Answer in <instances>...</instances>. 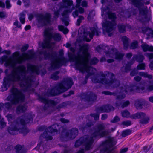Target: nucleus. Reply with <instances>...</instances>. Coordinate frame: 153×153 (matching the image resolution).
<instances>
[{
  "instance_id": "f257e3e1",
  "label": "nucleus",
  "mask_w": 153,
  "mask_h": 153,
  "mask_svg": "<svg viewBox=\"0 0 153 153\" xmlns=\"http://www.w3.org/2000/svg\"><path fill=\"white\" fill-rule=\"evenodd\" d=\"M26 70L23 66H20L16 69L9 77L5 78L2 85L3 91L6 90L12 81H18L22 86H28L31 82L29 78L25 76Z\"/></svg>"
},
{
  "instance_id": "f03ea898",
  "label": "nucleus",
  "mask_w": 153,
  "mask_h": 153,
  "mask_svg": "<svg viewBox=\"0 0 153 153\" xmlns=\"http://www.w3.org/2000/svg\"><path fill=\"white\" fill-rule=\"evenodd\" d=\"M34 55L32 51H30L29 54L24 53L22 56H19L18 52L14 53L12 56L8 58L6 55H4L0 58V63L3 64L4 63L6 66H9L13 68L17 63H20L26 59L32 58Z\"/></svg>"
},
{
  "instance_id": "7ed1b4c3",
  "label": "nucleus",
  "mask_w": 153,
  "mask_h": 153,
  "mask_svg": "<svg viewBox=\"0 0 153 153\" xmlns=\"http://www.w3.org/2000/svg\"><path fill=\"white\" fill-rule=\"evenodd\" d=\"M89 56L87 48H85L81 55L79 54L73 59V61L75 63L76 68L82 71L88 72L90 70H95L88 65Z\"/></svg>"
},
{
  "instance_id": "20e7f679",
  "label": "nucleus",
  "mask_w": 153,
  "mask_h": 153,
  "mask_svg": "<svg viewBox=\"0 0 153 153\" xmlns=\"http://www.w3.org/2000/svg\"><path fill=\"white\" fill-rule=\"evenodd\" d=\"M102 16L104 19L102 23L103 30L108 33V35L110 36L111 34L109 33L112 31L115 25L114 20L116 15L114 14L109 12L108 8L107 10L102 9Z\"/></svg>"
},
{
  "instance_id": "39448f33",
  "label": "nucleus",
  "mask_w": 153,
  "mask_h": 153,
  "mask_svg": "<svg viewBox=\"0 0 153 153\" xmlns=\"http://www.w3.org/2000/svg\"><path fill=\"white\" fill-rule=\"evenodd\" d=\"M44 35L45 39L43 43L42 46L44 48H49L52 46L51 39L52 38L56 41H59L61 38L60 35L58 33L54 34L52 33L50 29H46L44 31Z\"/></svg>"
},
{
  "instance_id": "423d86ee",
  "label": "nucleus",
  "mask_w": 153,
  "mask_h": 153,
  "mask_svg": "<svg viewBox=\"0 0 153 153\" xmlns=\"http://www.w3.org/2000/svg\"><path fill=\"white\" fill-rule=\"evenodd\" d=\"M62 5H61V7L59 10L56 12H54V14L56 16H58L59 13L61 10H64V12L62 14V16H67L68 14L72 11L74 9V7L71 6L73 4V1L70 0H62Z\"/></svg>"
},
{
  "instance_id": "0eeeda50",
  "label": "nucleus",
  "mask_w": 153,
  "mask_h": 153,
  "mask_svg": "<svg viewBox=\"0 0 153 153\" xmlns=\"http://www.w3.org/2000/svg\"><path fill=\"white\" fill-rule=\"evenodd\" d=\"M11 96L8 97V99L13 104H15L19 101H22L24 99L23 95L16 88H13L11 90Z\"/></svg>"
},
{
  "instance_id": "6e6552de",
  "label": "nucleus",
  "mask_w": 153,
  "mask_h": 153,
  "mask_svg": "<svg viewBox=\"0 0 153 153\" xmlns=\"http://www.w3.org/2000/svg\"><path fill=\"white\" fill-rule=\"evenodd\" d=\"M91 32H85L82 27H80L79 30V33L82 38L87 42H89L92 38L94 34L98 35L97 28H92L91 29Z\"/></svg>"
},
{
  "instance_id": "1a4fd4ad",
  "label": "nucleus",
  "mask_w": 153,
  "mask_h": 153,
  "mask_svg": "<svg viewBox=\"0 0 153 153\" xmlns=\"http://www.w3.org/2000/svg\"><path fill=\"white\" fill-rule=\"evenodd\" d=\"M93 140V138L89 137L88 136H85L82 137L81 138L75 143V145L78 146L79 144L82 143H84L85 145L86 150H88L91 148Z\"/></svg>"
},
{
  "instance_id": "9d476101",
  "label": "nucleus",
  "mask_w": 153,
  "mask_h": 153,
  "mask_svg": "<svg viewBox=\"0 0 153 153\" xmlns=\"http://www.w3.org/2000/svg\"><path fill=\"white\" fill-rule=\"evenodd\" d=\"M116 141L114 138H111L109 139L103 143L100 146L101 149H103L101 150L102 153H111L109 152V148L115 145L116 144Z\"/></svg>"
},
{
  "instance_id": "9b49d317",
  "label": "nucleus",
  "mask_w": 153,
  "mask_h": 153,
  "mask_svg": "<svg viewBox=\"0 0 153 153\" xmlns=\"http://www.w3.org/2000/svg\"><path fill=\"white\" fill-rule=\"evenodd\" d=\"M99 78L101 79V80H97V79H92V81L94 83H101L113 87H117L119 85V82L116 80H111L108 82L107 81L104 77L102 76V77L98 78V79Z\"/></svg>"
},
{
  "instance_id": "f8f14e48",
  "label": "nucleus",
  "mask_w": 153,
  "mask_h": 153,
  "mask_svg": "<svg viewBox=\"0 0 153 153\" xmlns=\"http://www.w3.org/2000/svg\"><path fill=\"white\" fill-rule=\"evenodd\" d=\"M73 82L71 79L66 82H63L60 84L58 86V91L59 93H62L66 91L71 87Z\"/></svg>"
},
{
  "instance_id": "ddd939ff",
  "label": "nucleus",
  "mask_w": 153,
  "mask_h": 153,
  "mask_svg": "<svg viewBox=\"0 0 153 153\" xmlns=\"http://www.w3.org/2000/svg\"><path fill=\"white\" fill-rule=\"evenodd\" d=\"M56 126L58 127L59 125L55 124L48 128L47 129L48 132H45L43 134V137L46 138L48 140L52 139V137L50 135L51 134L54 135L55 134L54 133L57 132Z\"/></svg>"
},
{
  "instance_id": "4468645a",
  "label": "nucleus",
  "mask_w": 153,
  "mask_h": 153,
  "mask_svg": "<svg viewBox=\"0 0 153 153\" xmlns=\"http://www.w3.org/2000/svg\"><path fill=\"white\" fill-rule=\"evenodd\" d=\"M106 55L107 57H113L118 60L121 59L124 56V55L122 53H118L116 49L110 50L109 52L106 53Z\"/></svg>"
},
{
  "instance_id": "2eb2a0df",
  "label": "nucleus",
  "mask_w": 153,
  "mask_h": 153,
  "mask_svg": "<svg viewBox=\"0 0 153 153\" xmlns=\"http://www.w3.org/2000/svg\"><path fill=\"white\" fill-rule=\"evenodd\" d=\"M104 128V126L103 124H100L99 126L98 129L97 131H96L93 134V137H102L108 134L106 131H103L102 129Z\"/></svg>"
},
{
  "instance_id": "dca6fc26",
  "label": "nucleus",
  "mask_w": 153,
  "mask_h": 153,
  "mask_svg": "<svg viewBox=\"0 0 153 153\" xmlns=\"http://www.w3.org/2000/svg\"><path fill=\"white\" fill-rule=\"evenodd\" d=\"M129 90L131 91V87H130L128 86H124L122 89V93H119V94L117 96V100H120L124 98L125 97V94H122V93L124 92H125V93H128L129 91Z\"/></svg>"
},
{
  "instance_id": "f3484780",
  "label": "nucleus",
  "mask_w": 153,
  "mask_h": 153,
  "mask_svg": "<svg viewBox=\"0 0 153 153\" xmlns=\"http://www.w3.org/2000/svg\"><path fill=\"white\" fill-rule=\"evenodd\" d=\"M50 15L49 14H47L45 16H41L39 20V22H43L44 23V25L50 23Z\"/></svg>"
},
{
  "instance_id": "a211bd4d",
  "label": "nucleus",
  "mask_w": 153,
  "mask_h": 153,
  "mask_svg": "<svg viewBox=\"0 0 153 153\" xmlns=\"http://www.w3.org/2000/svg\"><path fill=\"white\" fill-rule=\"evenodd\" d=\"M78 131L76 128H73L71 131H69L66 134L67 137L72 139L74 138L77 135Z\"/></svg>"
},
{
  "instance_id": "6ab92c4d",
  "label": "nucleus",
  "mask_w": 153,
  "mask_h": 153,
  "mask_svg": "<svg viewBox=\"0 0 153 153\" xmlns=\"http://www.w3.org/2000/svg\"><path fill=\"white\" fill-rule=\"evenodd\" d=\"M63 61L62 59L58 58L55 59L53 62L52 66L53 67L57 68L59 67L61 65H62V62Z\"/></svg>"
},
{
  "instance_id": "aec40b11",
  "label": "nucleus",
  "mask_w": 153,
  "mask_h": 153,
  "mask_svg": "<svg viewBox=\"0 0 153 153\" xmlns=\"http://www.w3.org/2000/svg\"><path fill=\"white\" fill-rule=\"evenodd\" d=\"M146 104V102L145 101H137L136 102L135 105L137 108H142L145 107V105Z\"/></svg>"
},
{
  "instance_id": "412c9836",
  "label": "nucleus",
  "mask_w": 153,
  "mask_h": 153,
  "mask_svg": "<svg viewBox=\"0 0 153 153\" xmlns=\"http://www.w3.org/2000/svg\"><path fill=\"white\" fill-rule=\"evenodd\" d=\"M41 100L42 102L45 104L46 106L51 105H55V102L53 100H49L48 99L44 98H41Z\"/></svg>"
},
{
  "instance_id": "4be33fe9",
  "label": "nucleus",
  "mask_w": 153,
  "mask_h": 153,
  "mask_svg": "<svg viewBox=\"0 0 153 153\" xmlns=\"http://www.w3.org/2000/svg\"><path fill=\"white\" fill-rule=\"evenodd\" d=\"M143 50L146 51L147 50L149 51H153V47L152 46H149L146 44H143L141 45Z\"/></svg>"
},
{
  "instance_id": "5701e85b",
  "label": "nucleus",
  "mask_w": 153,
  "mask_h": 153,
  "mask_svg": "<svg viewBox=\"0 0 153 153\" xmlns=\"http://www.w3.org/2000/svg\"><path fill=\"white\" fill-rule=\"evenodd\" d=\"M146 114L143 112H139L134 114L132 118L134 119L141 118L145 117Z\"/></svg>"
},
{
  "instance_id": "b1692460",
  "label": "nucleus",
  "mask_w": 153,
  "mask_h": 153,
  "mask_svg": "<svg viewBox=\"0 0 153 153\" xmlns=\"http://www.w3.org/2000/svg\"><path fill=\"white\" fill-rule=\"evenodd\" d=\"M81 1V0H76L77 3L76 7V10L78 9L80 13H82L84 12V9L81 7H80Z\"/></svg>"
},
{
  "instance_id": "393cba45",
  "label": "nucleus",
  "mask_w": 153,
  "mask_h": 153,
  "mask_svg": "<svg viewBox=\"0 0 153 153\" xmlns=\"http://www.w3.org/2000/svg\"><path fill=\"white\" fill-rule=\"evenodd\" d=\"M13 126L11 125L8 129L9 132L11 134H16L15 132L17 131H19V132H22V131L20 130L19 129L16 128L15 126L13 127Z\"/></svg>"
},
{
  "instance_id": "a878e982",
  "label": "nucleus",
  "mask_w": 153,
  "mask_h": 153,
  "mask_svg": "<svg viewBox=\"0 0 153 153\" xmlns=\"http://www.w3.org/2000/svg\"><path fill=\"white\" fill-rule=\"evenodd\" d=\"M103 112H109L114 110V108L111 105H106L103 107Z\"/></svg>"
},
{
  "instance_id": "bb28decb",
  "label": "nucleus",
  "mask_w": 153,
  "mask_h": 153,
  "mask_svg": "<svg viewBox=\"0 0 153 153\" xmlns=\"http://www.w3.org/2000/svg\"><path fill=\"white\" fill-rule=\"evenodd\" d=\"M30 71L32 72H36L37 71L36 67L33 65H30L28 66L27 71Z\"/></svg>"
},
{
  "instance_id": "cd10ccee",
  "label": "nucleus",
  "mask_w": 153,
  "mask_h": 153,
  "mask_svg": "<svg viewBox=\"0 0 153 153\" xmlns=\"http://www.w3.org/2000/svg\"><path fill=\"white\" fill-rule=\"evenodd\" d=\"M16 152L17 153H23V150L22 147L19 145H17L16 147Z\"/></svg>"
},
{
  "instance_id": "c85d7f7f",
  "label": "nucleus",
  "mask_w": 153,
  "mask_h": 153,
  "mask_svg": "<svg viewBox=\"0 0 153 153\" xmlns=\"http://www.w3.org/2000/svg\"><path fill=\"white\" fill-rule=\"evenodd\" d=\"M139 75L145 77H147L149 79H151L152 78V75H148L147 73L146 72H140L139 73Z\"/></svg>"
},
{
  "instance_id": "c756f323",
  "label": "nucleus",
  "mask_w": 153,
  "mask_h": 153,
  "mask_svg": "<svg viewBox=\"0 0 153 153\" xmlns=\"http://www.w3.org/2000/svg\"><path fill=\"white\" fill-rule=\"evenodd\" d=\"M59 30L60 31H63L64 34H66L68 32V30L66 28H65L62 26H58Z\"/></svg>"
},
{
  "instance_id": "7c9ffc66",
  "label": "nucleus",
  "mask_w": 153,
  "mask_h": 153,
  "mask_svg": "<svg viewBox=\"0 0 153 153\" xmlns=\"http://www.w3.org/2000/svg\"><path fill=\"white\" fill-rule=\"evenodd\" d=\"M150 119V118L149 116H146L144 119L141 120L140 123L143 124H147L148 123Z\"/></svg>"
},
{
  "instance_id": "2f4dec72",
  "label": "nucleus",
  "mask_w": 153,
  "mask_h": 153,
  "mask_svg": "<svg viewBox=\"0 0 153 153\" xmlns=\"http://www.w3.org/2000/svg\"><path fill=\"white\" fill-rule=\"evenodd\" d=\"M122 116L123 117H128L130 116V113L127 110H124L121 112Z\"/></svg>"
},
{
  "instance_id": "473e14b6",
  "label": "nucleus",
  "mask_w": 153,
  "mask_h": 153,
  "mask_svg": "<svg viewBox=\"0 0 153 153\" xmlns=\"http://www.w3.org/2000/svg\"><path fill=\"white\" fill-rule=\"evenodd\" d=\"M27 108V106L26 105L19 106L17 108V111L20 112H22L25 111Z\"/></svg>"
},
{
  "instance_id": "72a5a7b5",
  "label": "nucleus",
  "mask_w": 153,
  "mask_h": 153,
  "mask_svg": "<svg viewBox=\"0 0 153 153\" xmlns=\"http://www.w3.org/2000/svg\"><path fill=\"white\" fill-rule=\"evenodd\" d=\"M148 86L146 87L147 90L150 91L153 90V82H149L148 84Z\"/></svg>"
},
{
  "instance_id": "f704fd0d",
  "label": "nucleus",
  "mask_w": 153,
  "mask_h": 153,
  "mask_svg": "<svg viewBox=\"0 0 153 153\" xmlns=\"http://www.w3.org/2000/svg\"><path fill=\"white\" fill-rule=\"evenodd\" d=\"M122 40L124 46L125 47H127L128 44V39L126 36L123 37Z\"/></svg>"
},
{
  "instance_id": "c9c22d12",
  "label": "nucleus",
  "mask_w": 153,
  "mask_h": 153,
  "mask_svg": "<svg viewBox=\"0 0 153 153\" xmlns=\"http://www.w3.org/2000/svg\"><path fill=\"white\" fill-rule=\"evenodd\" d=\"M131 133V130L128 129L123 131L122 133V136L125 137L126 136L130 134Z\"/></svg>"
},
{
  "instance_id": "e433bc0d",
  "label": "nucleus",
  "mask_w": 153,
  "mask_h": 153,
  "mask_svg": "<svg viewBox=\"0 0 153 153\" xmlns=\"http://www.w3.org/2000/svg\"><path fill=\"white\" fill-rule=\"evenodd\" d=\"M118 29L120 33H123L125 31V26L123 25H120L118 26Z\"/></svg>"
},
{
  "instance_id": "4c0bfd02",
  "label": "nucleus",
  "mask_w": 153,
  "mask_h": 153,
  "mask_svg": "<svg viewBox=\"0 0 153 153\" xmlns=\"http://www.w3.org/2000/svg\"><path fill=\"white\" fill-rule=\"evenodd\" d=\"M137 42L136 41L133 42L131 44L130 48L132 49H135L137 47Z\"/></svg>"
},
{
  "instance_id": "58836bf2",
  "label": "nucleus",
  "mask_w": 153,
  "mask_h": 153,
  "mask_svg": "<svg viewBox=\"0 0 153 153\" xmlns=\"http://www.w3.org/2000/svg\"><path fill=\"white\" fill-rule=\"evenodd\" d=\"M25 14L23 13L21 14L20 17V20L21 23L23 24L25 22Z\"/></svg>"
},
{
  "instance_id": "ea45409f",
  "label": "nucleus",
  "mask_w": 153,
  "mask_h": 153,
  "mask_svg": "<svg viewBox=\"0 0 153 153\" xmlns=\"http://www.w3.org/2000/svg\"><path fill=\"white\" fill-rule=\"evenodd\" d=\"M145 65L144 63L140 64L137 66V69L138 70H144L145 68Z\"/></svg>"
},
{
  "instance_id": "a19ab883",
  "label": "nucleus",
  "mask_w": 153,
  "mask_h": 153,
  "mask_svg": "<svg viewBox=\"0 0 153 153\" xmlns=\"http://www.w3.org/2000/svg\"><path fill=\"white\" fill-rule=\"evenodd\" d=\"M135 58L137 61L139 62H142L144 59L143 56L141 55L137 56Z\"/></svg>"
},
{
  "instance_id": "79ce46f5",
  "label": "nucleus",
  "mask_w": 153,
  "mask_h": 153,
  "mask_svg": "<svg viewBox=\"0 0 153 153\" xmlns=\"http://www.w3.org/2000/svg\"><path fill=\"white\" fill-rule=\"evenodd\" d=\"M84 18L82 16H80L79 17V19L77 20V25L78 26L79 25L80 23L81 22V20L84 19Z\"/></svg>"
},
{
  "instance_id": "37998d69",
  "label": "nucleus",
  "mask_w": 153,
  "mask_h": 153,
  "mask_svg": "<svg viewBox=\"0 0 153 153\" xmlns=\"http://www.w3.org/2000/svg\"><path fill=\"white\" fill-rule=\"evenodd\" d=\"M119 120L120 119L119 117L116 116L111 120V122L113 123H116L118 122Z\"/></svg>"
},
{
  "instance_id": "c03bdc74",
  "label": "nucleus",
  "mask_w": 153,
  "mask_h": 153,
  "mask_svg": "<svg viewBox=\"0 0 153 153\" xmlns=\"http://www.w3.org/2000/svg\"><path fill=\"white\" fill-rule=\"evenodd\" d=\"M6 8L8 9L10 8L11 6V5L10 3V1L9 0L6 1Z\"/></svg>"
},
{
  "instance_id": "a18cd8bd",
  "label": "nucleus",
  "mask_w": 153,
  "mask_h": 153,
  "mask_svg": "<svg viewBox=\"0 0 153 153\" xmlns=\"http://www.w3.org/2000/svg\"><path fill=\"white\" fill-rule=\"evenodd\" d=\"M98 62V60L96 58H94L91 60V64H95Z\"/></svg>"
},
{
  "instance_id": "49530a36",
  "label": "nucleus",
  "mask_w": 153,
  "mask_h": 153,
  "mask_svg": "<svg viewBox=\"0 0 153 153\" xmlns=\"http://www.w3.org/2000/svg\"><path fill=\"white\" fill-rule=\"evenodd\" d=\"M131 123L130 121H125L123 122L122 124L125 126H129L131 125Z\"/></svg>"
},
{
  "instance_id": "de8ad7c7",
  "label": "nucleus",
  "mask_w": 153,
  "mask_h": 153,
  "mask_svg": "<svg viewBox=\"0 0 153 153\" xmlns=\"http://www.w3.org/2000/svg\"><path fill=\"white\" fill-rule=\"evenodd\" d=\"M6 117L7 118L9 121L13 120L14 117L13 115L10 114L6 116Z\"/></svg>"
},
{
  "instance_id": "09e8293b",
  "label": "nucleus",
  "mask_w": 153,
  "mask_h": 153,
  "mask_svg": "<svg viewBox=\"0 0 153 153\" xmlns=\"http://www.w3.org/2000/svg\"><path fill=\"white\" fill-rule=\"evenodd\" d=\"M57 73L52 74L51 76V78L55 80L58 79V77L57 75Z\"/></svg>"
},
{
  "instance_id": "8fccbe9b",
  "label": "nucleus",
  "mask_w": 153,
  "mask_h": 153,
  "mask_svg": "<svg viewBox=\"0 0 153 153\" xmlns=\"http://www.w3.org/2000/svg\"><path fill=\"white\" fill-rule=\"evenodd\" d=\"M92 116L94 117L95 120H97L99 117V114L98 113L96 114H92Z\"/></svg>"
},
{
  "instance_id": "3c124183",
  "label": "nucleus",
  "mask_w": 153,
  "mask_h": 153,
  "mask_svg": "<svg viewBox=\"0 0 153 153\" xmlns=\"http://www.w3.org/2000/svg\"><path fill=\"white\" fill-rule=\"evenodd\" d=\"M129 104V102L128 101H126L124 102L122 105V107L123 108L127 106Z\"/></svg>"
},
{
  "instance_id": "603ef678",
  "label": "nucleus",
  "mask_w": 153,
  "mask_h": 153,
  "mask_svg": "<svg viewBox=\"0 0 153 153\" xmlns=\"http://www.w3.org/2000/svg\"><path fill=\"white\" fill-rule=\"evenodd\" d=\"M6 126V123L4 122L1 121L0 122V128H2Z\"/></svg>"
},
{
  "instance_id": "864d4df0",
  "label": "nucleus",
  "mask_w": 153,
  "mask_h": 153,
  "mask_svg": "<svg viewBox=\"0 0 153 153\" xmlns=\"http://www.w3.org/2000/svg\"><path fill=\"white\" fill-rule=\"evenodd\" d=\"M28 45H26L24 46L21 49L22 51H24L27 49L28 48Z\"/></svg>"
},
{
  "instance_id": "5fc2aeb1",
  "label": "nucleus",
  "mask_w": 153,
  "mask_h": 153,
  "mask_svg": "<svg viewBox=\"0 0 153 153\" xmlns=\"http://www.w3.org/2000/svg\"><path fill=\"white\" fill-rule=\"evenodd\" d=\"M128 150V148H125L123 149H120V153H125Z\"/></svg>"
},
{
  "instance_id": "6e6d98bb",
  "label": "nucleus",
  "mask_w": 153,
  "mask_h": 153,
  "mask_svg": "<svg viewBox=\"0 0 153 153\" xmlns=\"http://www.w3.org/2000/svg\"><path fill=\"white\" fill-rule=\"evenodd\" d=\"M14 25L16 26V27L18 28H20L21 25L19 24L18 21H16L14 23Z\"/></svg>"
},
{
  "instance_id": "4d7b16f0",
  "label": "nucleus",
  "mask_w": 153,
  "mask_h": 153,
  "mask_svg": "<svg viewBox=\"0 0 153 153\" xmlns=\"http://www.w3.org/2000/svg\"><path fill=\"white\" fill-rule=\"evenodd\" d=\"M149 59L153 58V54L152 53H147L146 55Z\"/></svg>"
},
{
  "instance_id": "13d9d810",
  "label": "nucleus",
  "mask_w": 153,
  "mask_h": 153,
  "mask_svg": "<svg viewBox=\"0 0 153 153\" xmlns=\"http://www.w3.org/2000/svg\"><path fill=\"white\" fill-rule=\"evenodd\" d=\"M6 13L3 12H0V17L1 18H3L5 17L6 16Z\"/></svg>"
},
{
  "instance_id": "bf43d9fd",
  "label": "nucleus",
  "mask_w": 153,
  "mask_h": 153,
  "mask_svg": "<svg viewBox=\"0 0 153 153\" xmlns=\"http://www.w3.org/2000/svg\"><path fill=\"white\" fill-rule=\"evenodd\" d=\"M134 80L137 81H139L140 80L141 78L139 76H137L134 78Z\"/></svg>"
},
{
  "instance_id": "052dcab7",
  "label": "nucleus",
  "mask_w": 153,
  "mask_h": 153,
  "mask_svg": "<svg viewBox=\"0 0 153 153\" xmlns=\"http://www.w3.org/2000/svg\"><path fill=\"white\" fill-rule=\"evenodd\" d=\"M61 121L62 123H67L69 122V120H68L64 119H62L60 120Z\"/></svg>"
},
{
  "instance_id": "680f3d73",
  "label": "nucleus",
  "mask_w": 153,
  "mask_h": 153,
  "mask_svg": "<svg viewBox=\"0 0 153 153\" xmlns=\"http://www.w3.org/2000/svg\"><path fill=\"white\" fill-rule=\"evenodd\" d=\"M78 15V12L77 11H75L74 12H73V15L74 17L77 16Z\"/></svg>"
},
{
  "instance_id": "e2e57ef3",
  "label": "nucleus",
  "mask_w": 153,
  "mask_h": 153,
  "mask_svg": "<svg viewBox=\"0 0 153 153\" xmlns=\"http://www.w3.org/2000/svg\"><path fill=\"white\" fill-rule=\"evenodd\" d=\"M82 5L84 7H86L87 6V3L85 1H83L82 3Z\"/></svg>"
},
{
  "instance_id": "0e129e2a",
  "label": "nucleus",
  "mask_w": 153,
  "mask_h": 153,
  "mask_svg": "<svg viewBox=\"0 0 153 153\" xmlns=\"http://www.w3.org/2000/svg\"><path fill=\"white\" fill-rule=\"evenodd\" d=\"M0 7L2 8H4L5 7L4 3L1 1H0Z\"/></svg>"
},
{
  "instance_id": "69168bd1",
  "label": "nucleus",
  "mask_w": 153,
  "mask_h": 153,
  "mask_svg": "<svg viewBox=\"0 0 153 153\" xmlns=\"http://www.w3.org/2000/svg\"><path fill=\"white\" fill-rule=\"evenodd\" d=\"M107 117V115L106 114H103L102 115V120H104L106 119Z\"/></svg>"
},
{
  "instance_id": "338daca9",
  "label": "nucleus",
  "mask_w": 153,
  "mask_h": 153,
  "mask_svg": "<svg viewBox=\"0 0 153 153\" xmlns=\"http://www.w3.org/2000/svg\"><path fill=\"white\" fill-rule=\"evenodd\" d=\"M149 66L151 70H153V61L151 62Z\"/></svg>"
},
{
  "instance_id": "774afa93",
  "label": "nucleus",
  "mask_w": 153,
  "mask_h": 153,
  "mask_svg": "<svg viewBox=\"0 0 153 153\" xmlns=\"http://www.w3.org/2000/svg\"><path fill=\"white\" fill-rule=\"evenodd\" d=\"M30 26L28 25H27V26H25V30L26 31V30H28L30 29Z\"/></svg>"
}]
</instances>
